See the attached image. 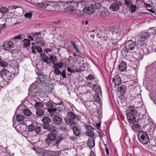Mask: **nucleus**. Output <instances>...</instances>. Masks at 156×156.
<instances>
[{"instance_id": "obj_28", "label": "nucleus", "mask_w": 156, "mask_h": 156, "mask_svg": "<svg viewBox=\"0 0 156 156\" xmlns=\"http://www.w3.org/2000/svg\"><path fill=\"white\" fill-rule=\"evenodd\" d=\"M92 4L93 6H94V7L95 9H96L99 8L101 6V3L98 1L97 2H94Z\"/></svg>"}, {"instance_id": "obj_22", "label": "nucleus", "mask_w": 156, "mask_h": 156, "mask_svg": "<svg viewBox=\"0 0 156 156\" xmlns=\"http://www.w3.org/2000/svg\"><path fill=\"white\" fill-rule=\"evenodd\" d=\"M118 90L121 93L124 94L126 92V88L124 85H122L118 87Z\"/></svg>"}, {"instance_id": "obj_7", "label": "nucleus", "mask_w": 156, "mask_h": 156, "mask_svg": "<svg viewBox=\"0 0 156 156\" xmlns=\"http://www.w3.org/2000/svg\"><path fill=\"white\" fill-rule=\"evenodd\" d=\"M69 6L65 8V11L68 12L74 13L77 7H78V4L76 2L72 1L68 2Z\"/></svg>"}, {"instance_id": "obj_32", "label": "nucleus", "mask_w": 156, "mask_h": 156, "mask_svg": "<svg viewBox=\"0 0 156 156\" xmlns=\"http://www.w3.org/2000/svg\"><path fill=\"white\" fill-rule=\"evenodd\" d=\"M16 119L17 121H22L24 119L25 117L23 115L19 114L16 116Z\"/></svg>"}, {"instance_id": "obj_60", "label": "nucleus", "mask_w": 156, "mask_h": 156, "mask_svg": "<svg viewBox=\"0 0 156 156\" xmlns=\"http://www.w3.org/2000/svg\"><path fill=\"white\" fill-rule=\"evenodd\" d=\"M42 39L39 37H36V41L37 44H38L40 41H41Z\"/></svg>"}, {"instance_id": "obj_47", "label": "nucleus", "mask_w": 156, "mask_h": 156, "mask_svg": "<svg viewBox=\"0 0 156 156\" xmlns=\"http://www.w3.org/2000/svg\"><path fill=\"white\" fill-rule=\"evenodd\" d=\"M86 129L89 131V132H93L94 129L91 126H86L85 127Z\"/></svg>"}, {"instance_id": "obj_37", "label": "nucleus", "mask_w": 156, "mask_h": 156, "mask_svg": "<svg viewBox=\"0 0 156 156\" xmlns=\"http://www.w3.org/2000/svg\"><path fill=\"white\" fill-rule=\"evenodd\" d=\"M136 52L137 53L140 54L141 55L143 56V55H145L146 54V53L145 54L144 51V50L141 48H139L137 49Z\"/></svg>"}, {"instance_id": "obj_58", "label": "nucleus", "mask_w": 156, "mask_h": 156, "mask_svg": "<svg viewBox=\"0 0 156 156\" xmlns=\"http://www.w3.org/2000/svg\"><path fill=\"white\" fill-rule=\"evenodd\" d=\"M136 7L135 5H132L131 6V7H130L131 12H134L136 10L135 8H136Z\"/></svg>"}, {"instance_id": "obj_24", "label": "nucleus", "mask_w": 156, "mask_h": 156, "mask_svg": "<svg viewBox=\"0 0 156 156\" xmlns=\"http://www.w3.org/2000/svg\"><path fill=\"white\" fill-rule=\"evenodd\" d=\"M39 154L40 156H49L51 152L49 150H44L41 152Z\"/></svg>"}, {"instance_id": "obj_53", "label": "nucleus", "mask_w": 156, "mask_h": 156, "mask_svg": "<svg viewBox=\"0 0 156 156\" xmlns=\"http://www.w3.org/2000/svg\"><path fill=\"white\" fill-rule=\"evenodd\" d=\"M125 3L127 5H131L132 4L131 0H125Z\"/></svg>"}, {"instance_id": "obj_20", "label": "nucleus", "mask_w": 156, "mask_h": 156, "mask_svg": "<svg viewBox=\"0 0 156 156\" xmlns=\"http://www.w3.org/2000/svg\"><path fill=\"white\" fill-rule=\"evenodd\" d=\"M87 144L90 148H92L95 146L94 139L89 138L87 141Z\"/></svg>"}, {"instance_id": "obj_13", "label": "nucleus", "mask_w": 156, "mask_h": 156, "mask_svg": "<svg viewBox=\"0 0 156 156\" xmlns=\"http://www.w3.org/2000/svg\"><path fill=\"white\" fill-rule=\"evenodd\" d=\"M121 3L119 1H114L113 4L111 6L110 9L112 11H116L119 9V6H121Z\"/></svg>"}, {"instance_id": "obj_44", "label": "nucleus", "mask_w": 156, "mask_h": 156, "mask_svg": "<svg viewBox=\"0 0 156 156\" xmlns=\"http://www.w3.org/2000/svg\"><path fill=\"white\" fill-rule=\"evenodd\" d=\"M54 73L56 75H59L62 73L61 71L58 69L56 68L54 70Z\"/></svg>"}, {"instance_id": "obj_1", "label": "nucleus", "mask_w": 156, "mask_h": 156, "mask_svg": "<svg viewBox=\"0 0 156 156\" xmlns=\"http://www.w3.org/2000/svg\"><path fill=\"white\" fill-rule=\"evenodd\" d=\"M50 133H48L45 139V144L46 147L49 146L56 139L57 129L56 127L51 126L48 129Z\"/></svg>"}, {"instance_id": "obj_31", "label": "nucleus", "mask_w": 156, "mask_h": 156, "mask_svg": "<svg viewBox=\"0 0 156 156\" xmlns=\"http://www.w3.org/2000/svg\"><path fill=\"white\" fill-rule=\"evenodd\" d=\"M36 115L39 116H41L44 115V112L41 109H37L36 112Z\"/></svg>"}, {"instance_id": "obj_34", "label": "nucleus", "mask_w": 156, "mask_h": 156, "mask_svg": "<svg viewBox=\"0 0 156 156\" xmlns=\"http://www.w3.org/2000/svg\"><path fill=\"white\" fill-rule=\"evenodd\" d=\"M44 104V103L43 104L42 102H37L35 104L34 106L36 108H42L43 107Z\"/></svg>"}, {"instance_id": "obj_48", "label": "nucleus", "mask_w": 156, "mask_h": 156, "mask_svg": "<svg viewBox=\"0 0 156 156\" xmlns=\"http://www.w3.org/2000/svg\"><path fill=\"white\" fill-rule=\"evenodd\" d=\"M140 126L139 124H136V125H135L132 126V129L135 131H136L138 129L140 128Z\"/></svg>"}, {"instance_id": "obj_46", "label": "nucleus", "mask_w": 156, "mask_h": 156, "mask_svg": "<svg viewBox=\"0 0 156 156\" xmlns=\"http://www.w3.org/2000/svg\"><path fill=\"white\" fill-rule=\"evenodd\" d=\"M21 38V35H19L17 36H16L15 37H12V40L13 41H15L16 40V42H17V41H16V40H19Z\"/></svg>"}, {"instance_id": "obj_62", "label": "nucleus", "mask_w": 156, "mask_h": 156, "mask_svg": "<svg viewBox=\"0 0 156 156\" xmlns=\"http://www.w3.org/2000/svg\"><path fill=\"white\" fill-rule=\"evenodd\" d=\"M38 76L39 79H42L44 78V76L41 74H38Z\"/></svg>"}, {"instance_id": "obj_12", "label": "nucleus", "mask_w": 156, "mask_h": 156, "mask_svg": "<svg viewBox=\"0 0 156 156\" xmlns=\"http://www.w3.org/2000/svg\"><path fill=\"white\" fill-rule=\"evenodd\" d=\"M11 76V74L9 71L5 69H3L0 71V78L1 79L7 78Z\"/></svg>"}, {"instance_id": "obj_23", "label": "nucleus", "mask_w": 156, "mask_h": 156, "mask_svg": "<svg viewBox=\"0 0 156 156\" xmlns=\"http://www.w3.org/2000/svg\"><path fill=\"white\" fill-rule=\"evenodd\" d=\"M127 112L134 114H137V111L135 109V107L133 106H131L129 107V109Z\"/></svg>"}, {"instance_id": "obj_38", "label": "nucleus", "mask_w": 156, "mask_h": 156, "mask_svg": "<svg viewBox=\"0 0 156 156\" xmlns=\"http://www.w3.org/2000/svg\"><path fill=\"white\" fill-rule=\"evenodd\" d=\"M9 9L5 7H2L0 8V12L2 13H5L8 12Z\"/></svg>"}, {"instance_id": "obj_63", "label": "nucleus", "mask_w": 156, "mask_h": 156, "mask_svg": "<svg viewBox=\"0 0 156 156\" xmlns=\"http://www.w3.org/2000/svg\"><path fill=\"white\" fill-rule=\"evenodd\" d=\"M41 32H36L34 33L35 36H38V35H41Z\"/></svg>"}, {"instance_id": "obj_41", "label": "nucleus", "mask_w": 156, "mask_h": 156, "mask_svg": "<svg viewBox=\"0 0 156 156\" xmlns=\"http://www.w3.org/2000/svg\"><path fill=\"white\" fill-rule=\"evenodd\" d=\"M51 126L49 123H47L46 124H44L42 125L43 128L44 129H47L48 130Z\"/></svg>"}, {"instance_id": "obj_18", "label": "nucleus", "mask_w": 156, "mask_h": 156, "mask_svg": "<svg viewBox=\"0 0 156 156\" xmlns=\"http://www.w3.org/2000/svg\"><path fill=\"white\" fill-rule=\"evenodd\" d=\"M127 66L126 62L122 61L119 65L118 69L121 72H123L126 70Z\"/></svg>"}, {"instance_id": "obj_55", "label": "nucleus", "mask_w": 156, "mask_h": 156, "mask_svg": "<svg viewBox=\"0 0 156 156\" xmlns=\"http://www.w3.org/2000/svg\"><path fill=\"white\" fill-rule=\"evenodd\" d=\"M38 44H40L42 46H44L46 45L45 40L42 39Z\"/></svg>"}, {"instance_id": "obj_64", "label": "nucleus", "mask_w": 156, "mask_h": 156, "mask_svg": "<svg viewBox=\"0 0 156 156\" xmlns=\"http://www.w3.org/2000/svg\"><path fill=\"white\" fill-rule=\"evenodd\" d=\"M61 129L62 131L65 132L66 131V128L65 127H61Z\"/></svg>"}, {"instance_id": "obj_11", "label": "nucleus", "mask_w": 156, "mask_h": 156, "mask_svg": "<svg viewBox=\"0 0 156 156\" xmlns=\"http://www.w3.org/2000/svg\"><path fill=\"white\" fill-rule=\"evenodd\" d=\"M151 34L148 32H142L140 37L137 39V41L140 42H144L149 38Z\"/></svg>"}, {"instance_id": "obj_3", "label": "nucleus", "mask_w": 156, "mask_h": 156, "mask_svg": "<svg viewBox=\"0 0 156 156\" xmlns=\"http://www.w3.org/2000/svg\"><path fill=\"white\" fill-rule=\"evenodd\" d=\"M40 58L42 61L48 64L51 63L53 64H55L58 60L57 58L54 55H51L48 57L45 54H42L40 55Z\"/></svg>"}, {"instance_id": "obj_15", "label": "nucleus", "mask_w": 156, "mask_h": 156, "mask_svg": "<svg viewBox=\"0 0 156 156\" xmlns=\"http://www.w3.org/2000/svg\"><path fill=\"white\" fill-rule=\"evenodd\" d=\"M14 46V43L12 41H9L5 42L3 44L4 49L5 50H8L11 49Z\"/></svg>"}, {"instance_id": "obj_29", "label": "nucleus", "mask_w": 156, "mask_h": 156, "mask_svg": "<svg viewBox=\"0 0 156 156\" xmlns=\"http://www.w3.org/2000/svg\"><path fill=\"white\" fill-rule=\"evenodd\" d=\"M42 121L44 124H46L50 123L51 120L50 118L49 117L45 116L42 119Z\"/></svg>"}, {"instance_id": "obj_61", "label": "nucleus", "mask_w": 156, "mask_h": 156, "mask_svg": "<svg viewBox=\"0 0 156 156\" xmlns=\"http://www.w3.org/2000/svg\"><path fill=\"white\" fill-rule=\"evenodd\" d=\"M61 74L62 75V76L63 78H65L66 77V75L65 70H63L62 71Z\"/></svg>"}, {"instance_id": "obj_19", "label": "nucleus", "mask_w": 156, "mask_h": 156, "mask_svg": "<svg viewBox=\"0 0 156 156\" xmlns=\"http://www.w3.org/2000/svg\"><path fill=\"white\" fill-rule=\"evenodd\" d=\"M53 121L55 124L60 125L62 122V119L58 116H55L53 118Z\"/></svg>"}, {"instance_id": "obj_35", "label": "nucleus", "mask_w": 156, "mask_h": 156, "mask_svg": "<svg viewBox=\"0 0 156 156\" xmlns=\"http://www.w3.org/2000/svg\"><path fill=\"white\" fill-rule=\"evenodd\" d=\"M23 113L25 115L29 116L31 115L32 112L28 109H26L24 110Z\"/></svg>"}, {"instance_id": "obj_25", "label": "nucleus", "mask_w": 156, "mask_h": 156, "mask_svg": "<svg viewBox=\"0 0 156 156\" xmlns=\"http://www.w3.org/2000/svg\"><path fill=\"white\" fill-rule=\"evenodd\" d=\"M109 15L108 12L104 11H101L99 13V16L102 18H105L108 16Z\"/></svg>"}, {"instance_id": "obj_40", "label": "nucleus", "mask_w": 156, "mask_h": 156, "mask_svg": "<svg viewBox=\"0 0 156 156\" xmlns=\"http://www.w3.org/2000/svg\"><path fill=\"white\" fill-rule=\"evenodd\" d=\"M93 132H86V134L87 136H88L90 137V138H93L94 136V133H93Z\"/></svg>"}, {"instance_id": "obj_43", "label": "nucleus", "mask_w": 156, "mask_h": 156, "mask_svg": "<svg viewBox=\"0 0 156 156\" xmlns=\"http://www.w3.org/2000/svg\"><path fill=\"white\" fill-rule=\"evenodd\" d=\"M94 99L95 101L98 103H100L101 102L100 98L98 96H94Z\"/></svg>"}, {"instance_id": "obj_49", "label": "nucleus", "mask_w": 156, "mask_h": 156, "mask_svg": "<svg viewBox=\"0 0 156 156\" xmlns=\"http://www.w3.org/2000/svg\"><path fill=\"white\" fill-rule=\"evenodd\" d=\"M34 48L38 52L41 53V54H42L41 53L42 52V49L41 48L37 46H34Z\"/></svg>"}, {"instance_id": "obj_50", "label": "nucleus", "mask_w": 156, "mask_h": 156, "mask_svg": "<svg viewBox=\"0 0 156 156\" xmlns=\"http://www.w3.org/2000/svg\"><path fill=\"white\" fill-rule=\"evenodd\" d=\"M36 88L35 85L33 84H32L29 88V90L30 91H32L34 90Z\"/></svg>"}, {"instance_id": "obj_6", "label": "nucleus", "mask_w": 156, "mask_h": 156, "mask_svg": "<svg viewBox=\"0 0 156 156\" xmlns=\"http://www.w3.org/2000/svg\"><path fill=\"white\" fill-rule=\"evenodd\" d=\"M138 138L139 141L144 144H147L149 141V139L148 134L144 131H140L139 132Z\"/></svg>"}, {"instance_id": "obj_14", "label": "nucleus", "mask_w": 156, "mask_h": 156, "mask_svg": "<svg viewBox=\"0 0 156 156\" xmlns=\"http://www.w3.org/2000/svg\"><path fill=\"white\" fill-rule=\"evenodd\" d=\"M127 116L128 120L129 123H133L136 122L135 115L136 114L127 112Z\"/></svg>"}, {"instance_id": "obj_10", "label": "nucleus", "mask_w": 156, "mask_h": 156, "mask_svg": "<svg viewBox=\"0 0 156 156\" xmlns=\"http://www.w3.org/2000/svg\"><path fill=\"white\" fill-rule=\"evenodd\" d=\"M94 6L91 4L90 5L85 6L82 10L85 13L89 15L93 14L94 13L95 11Z\"/></svg>"}, {"instance_id": "obj_45", "label": "nucleus", "mask_w": 156, "mask_h": 156, "mask_svg": "<svg viewBox=\"0 0 156 156\" xmlns=\"http://www.w3.org/2000/svg\"><path fill=\"white\" fill-rule=\"evenodd\" d=\"M58 69H61L64 66V63L62 62H60L59 63H56Z\"/></svg>"}, {"instance_id": "obj_52", "label": "nucleus", "mask_w": 156, "mask_h": 156, "mask_svg": "<svg viewBox=\"0 0 156 156\" xmlns=\"http://www.w3.org/2000/svg\"><path fill=\"white\" fill-rule=\"evenodd\" d=\"M86 2V0H79L78 2H76V3H77L78 4V6L79 5L81 6V5H82V4L81 3H85Z\"/></svg>"}, {"instance_id": "obj_21", "label": "nucleus", "mask_w": 156, "mask_h": 156, "mask_svg": "<svg viewBox=\"0 0 156 156\" xmlns=\"http://www.w3.org/2000/svg\"><path fill=\"white\" fill-rule=\"evenodd\" d=\"M73 130L74 134L76 136H79L81 134L80 130L76 126H74L73 127Z\"/></svg>"}, {"instance_id": "obj_26", "label": "nucleus", "mask_w": 156, "mask_h": 156, "mask_svg": "<svg viewBox=\"0 0 156 156\" xmlns=\"http://www.w3.org/2000/svg\"><path fill=\"white\" fill-rule=\"evenodd\" d=\"M63 139V136H60L58 137L57 138H56V140H55L56 143L55 144H54V145H55L57 147L58 146L59 143Z\"/></svg>"}, {"instance_id": "obj_39", "label": "nucleus", "mask_w": 156, "mask_h": 156, "mask_svg": "<svg viewBox=\"0 0 156 156\" xmlns=\"http://www.w3.org/2000/svg\"><path fill=\"white\" fill-rule=\"evenodd\" d=\"M41 129L42 128L41 126H36L34 130L35 133L38 134L41 132Z\"/></svg>"}, {"instance_id": "obj_33", "label": "nucleus", "mask_w": 156, "mask_h": 156, "mask_svg": "<svg viewBox=\"0 0 156 156\" xmlns=\"http://www.w3.org/2000/svg\"><path fill=\"white\" fill-rule=\"evenodd\" d=\"M35 124L32 123L27 126V129L29 130V131H32L34 130L36 127Z\"/></svg>"}, {"instance_id": "obj_30", "label": "nucleus", "mask_w": 156, "mask_h": 156, "mask_svg": "<svg viewBox=\"0 0 156 156\" xmlns=\"http://www.w3.org/2000/svg\"><path fill=\"white\" fill-rule=\"evenodd\" d=\"M24 44L23 47L24 48H27L30 46V41L27 39H24L23 40Z\"/></svg>"}, {"instance_id": "obj_51", "label": "nucleus", "mask_w": 156, "mask_h": 156, "mask_svg": "<svg viewBox=\"0 0 156 156\" xmlns=\"http://www.w3.org/2000/svg\"><path fill=\"white\" fill-rule=\"evenodd\" d=\"M32 16V13H25L24 16L26 18H28L29 19L31 18Z\"/></svg>"}, {"instance_id": "obj_8", "label": "nucleus", "mask_w": 156, "mask_h": 156, "mask_svg": "<svg viewBox=\"0 0 156 156\" xmlns=\"http://www.w3.org/2000/svg\"><path fill=\"white\" fill-rule=\"evenodd\" d=\"M109 32H111L113 34V36L112 39L113 40H115L119 41L121 35L123 34L122 32V27H120L118 29L112 31L110 30Z\"/></svg>"}, {"instance_id": "obj_36", "label": "nucleus", "mask_w": 156, "mask_h": 156, "mask_svg": "<svg viewBox=\"0 0 156 156\" xmlns=\"http://www.w3.org/2000/svg\"><path fill=\"white\" fill-rule=\"evenodd\" d=\"M8 64L6 62L2 61L0 57V66L5 67L7 66Z\"/></svg>"}, {"instance_id": "obj_59", "label": "nucleus", "mask_w": 156, "mask_h": 156, "mask_svg": "<svg viewBox=\"0 0 156 156\" xmlns=\"http://www.w3.org/2000/svg\"><path fill=\"white\" fill-rule=\"evenodd\" d=\"M67 70L68 72H70V73H75V70H74L71 69L69 67H67Z\"/></svg>"}, {"instance_id": "obj_5", "label": "nucleus", "mask_w": 156, "mask_h": 156, "mask_svg": "<svg viewBox=\"0 0 156 156\" xmlns=\"http://www.w3.org/2000/svg\"><path fill=\"white\" fill-rule=\"evenodd\" d=\"M146 77L149 79L151 76L156 73V61L149 66H146Z\"/></svg>"}, {"instance_id": "obj_57", "label": "nucleus", "mask_w": 156, "mask_h": 156, "mask_svg": "<svg viewBox=\"0 0 156 156\" xmlns=\"http://www.w3.org/2000/svg\"><path fill=\"white\" fill-rule=\"evenodd\" d=\"M77 11H78L77 12V15L79 17H82L84 16V14L82 13L81 11L80 10H77Z\"/></svg>"}, {"instance_id": "obj_42", "label": "nucleus", "mask_w": 156, "mask_h": 156, "mask_svg": "<svg viewBox=\"0 0 156 156\" xmlns=\"http://www.w3.org/2000/svg\"><path fill=\"white\" fill-rule=\"evenodd\" d=\"M58 5L60 7L64 6L66 4L64 1H59L57 3Z\"/></svg>"}, {"instance_id": "obj_54", "label": "nucleus", "mask_w": 156, "mask_h": 156, "mask_svg": "<svg viewBox=\"0 0 156 156\" xmlns=\"http://www.w3.org/2000/svg\"><path fill=\"white\" fill-rule=\"evenodd\" d=\"M86 78L87 80H90L93 79L94 78V77L91 74H90L86 77Z\"/></svg>"}, {"instance_id": "obj_56", "label": "nucleus", "mask_w": 156, "mask_h": 156, "mask_svg": "<svg viewBox=\"0 0 156 156\" xmlns=\"http://www.w3.org/2000/svg\"><path fill=\"white\" fill-rule=\"evenodd\" d=\"M71 43L73 46V47L75 48L76 49L77 51L78 52H79V50L76 47V46L75 44V43L73 41H71Z\"/></svg>"}, {"instance_id": "obj_27", "label": "nucleus", "mask_w": 156, "mask_h": 156, "mask_svg": "<svg viewBox=\"0 0 156 156\" xmlns=\"http://www.w3.org/2000/svg\"><path fill=\"white\" fill-rule=\"evenodd\" d=\"M93 89L98 93H101V87L97 84H94L93 86Z\"/></svg>"}, {"instance_id": "obj_16", "label": "nucleus", "mask_w": 156, "mask_h": 156, "mask_svg": "<svg viewBox=\"0 0 156 156\" xmlns=\"http://www.w3.org/2000/svg\"><path fill=\"white\" fill-rule=\"evenodd\" d=\"M121 82V77L118 75H116L113 79L112 82L115 84V86L120 85Z\"/></svg>"}, {"instance_id": "obj_4", "label": "nucleus", "mask_w": 156, "mask_h": 156, "mask_svg": "<svg viewBox=\"0 0 156 156\" xmlns=\"http://www.w3.org/2000/svg\"><path fill=\"white\" fill-rule=\"evenodd\" d=\"M125 47L126 50H122V53L125 57L127 56V54L130 53L128 50H132L134 49L136 46V43L131 40L128 41L125 44Z\"/></svg>"}, {"instance_id": "obj_2", "label": "nucleus", "mask_w": 156, "mask_h": 156, "mask_svg": "<svg viewBox=\"0 0 156 156\" xmlns=\"http://www.w3.org/2000/svg\"><path fill=\"white\" fill-rule=\"evenodd\" d=\"M81 116L75 114L71 112H68L66 114V117L64 118L66 123L69 125H72L75 124L76 121L80 120Z\"/></svg>"}, {"instance_id": "obj_9", "label": "nucleus", "mask_w": 156, "mask_h": 156, "mask_svg": "<svg viewBox=\"0 0 156 156\" xmlns=\"http://www.w3.org/2000/svg\"><path fill=\"white\" fill-rule=\"evenodd\" d=\"M44 104L47 108V111L48 112L53 114L57 111V109L54 108L55 104L52 101H49L44 103Z\"/></svg>"}, {"instance_id": "obj_17", "label": "nucleus", "mask_w": 156, "mask_h": 156, "mask_svg": "<svg viewBox=\"0 0 156 156\" xmlns=\"http://www.w3.org/2000/svg\"><path fill=\"white\" fill-rule=\"evenodd\" d=\"M47 2H45L41 3L37 2L36 3V5L39 8H45L48 6L49 7H52V5L48 4Z\"/></svg>"}]
</instances>
